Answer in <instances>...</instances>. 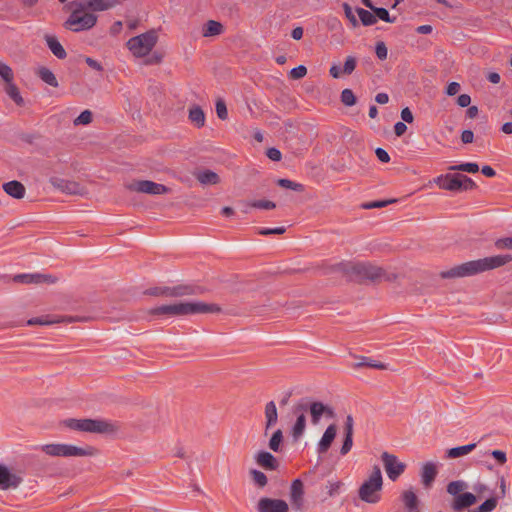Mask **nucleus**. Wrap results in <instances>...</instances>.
Returning a JSON list of instances; mask_svg holds the SVG:
<instances>
[{"label": "nucleus", "instance_id": "obj_58", "mask_svg": "<svg viewBox=\"0 0 512 512\" xmlns=\"http://www.w3.org/2000/svg\"><path fill=\"white\" fill-rule=\"evenodd\" d=\"M352 446H353V436H349V435L344 436L343 444L340 449V454L343 456L348 454L350 452Z\"/></svg>", "mask_w": 512, "mask_h": 512}, {"label": "nucleus", "instance_id": "obj_62", "mask_svg": "<svg viewBox=\"0 0 512 512\" xmlns=\"http://www.w3.org/2000/svg\"><path fill=\"white\" fill-rule=\"evenodd\" d=\"M266 155L272 161H280L282 157L280 150L276 148H269L266 152Z\"/></svg>", "mask_w": 512, "mask_h": 512}, {"label": "nucleus", "instance_id": "obj_40", "mask_svg": "<svg viewBox=\"0 0 512 512\" xmlns=\"http://www.w3.org/2000/svg\"><path fill=\"white\" fill-rule=\"evenodd\" d=\"M449 171H462L468 173H477L479 171V166L477 163H462L459 165H453L448 167Z\"/></svg>", "mask_w": 512, "mask_h": 512}, {"label": "nucleus", "instance_id": "obj_28", "mask_svg": "<svg viewBox=\"0 0 512 512\" xmlns=\"http://www.w3.org/2000/svg\"><path fill=\"white\" fill-rule=\"evenodd\" d=\"M47 46L53 53L55 57L58 59H65L67 57V53L62 46V44L58 41V39L55 36L52 35H45L44 37Z\"/></svg>", "mask_w": 512, "mask_h": 512}, {"label": "nucleus", "instance_id": "obj_16", "mask_svg": "<svg viewBox=\"0 0 512 512\" xmlns=\"http://www.w3.org/2000/svg\"><path fill=\"white\" fill-rule=\"evenodd\" d=\"M461 174H445L434 179V183L447 191H461Z\"/></svg>", "mask_w": 512, "mask_h": 512}, {"label": "nucleus", "instance_id": "obj_7", "mask_svg": "<svg viewBox=\"0 0 512 512\" xmlns=\"http://www.w3.org/2000/svg\"><path fill=\"white\" fill-rule=\"evenodd\" d=\"M158 40L157 32L152 29L127 41V47L135 57H144L150 53Z\"/></svg>", "mask_w": 512, "mask_h": 512}, {"label": "nucleus", "instance_id": "obj_39", "mask_svg": "<svg viewBox=\"0 0 512 512\" xmlns=\"http://www.w3.org/2000/svg\"><path fill=\"white\" fill-rule=\"evenodd\" d=\"M277 184L282 188L291 189L296 192H303L305 190L303 184L285 178L278 179Z\"/></svg>", "mask_w": 512, "mask_h": 512}, {"label": "nucleus", "instance_id": "obj_11", "mask_svg": "<svg viewBox=\"0 0 512 512\" xmlns=\"http://www.w3.org/2000/svg\"><path fill=\"white\" fill-rule=\"evenodd\" d=\"M23 472L13 471L6 465L0 463V489H17L23 483Z\"/></svg>", "mask_w": 512, "mask_h": 512}, {"label": "nucleus", "instance_id": "obj_31", "mask_svg": "<svg viewBox=\"0 0 512 512\" xmlns=\"http://www.w3.org/2000/svg\"><path fill=\"white\" fill-rule=\"evenodd\" d=\"M189 120L198 128L205 124V114L200 106H193L189 109Z\"/></svg>", "mask_w": 512, "mask_h": 512}, {"label": "nucleus", "instance_id": "obj_54", "mask_svg": "<svg viewBox=\"0 0 512 512\" xmlns=\"http://www.w3.org/2000/svg\"><path fill=\"white\" fill-rule=\"evenodd\" d=\"M494 246L498 250H512V237L499 238L495 241Z\"/></svg>", "mask_w": 512, "mask_h": 512}, {"label": "nucleus", "instance_id": "obj_19", "mask_svg": "<svg viewBox=\"0 0 512 512\" xmlns=\"http://www.w3.org/2000/svg\"><path fill=\"white\" fill-rule=\"evenodd\" d=\"M438 474L437 466L433 462H426L421 468V482L426 489L432 487Z\"/></svg>", "mask_w": 512, "mask_h": 512}, {"label": "nucleus", "instance_id": "obj_47", "mask_svg": "<svg viewBox=\"0 0 512 512\" xmlns=\"http://www.w3.org/2000/svg\"><path fill=\"white\" fill-rule=\"evenodd\" d=\"M39 279H40L39 273L19 274L14 277V280L16 282L27 283V284H30V283L39 284Z\"/></svg>", "mask_w": 512, "mask_h": 512}, {"label": "nucleus", "instance_id": "obj_6", "mask_svg": "<svg viewBox=\"0 0 512 512\" xmlns=\"http://www.w3.org/2000/svg\"><path fill=\"white\" fill-rule=\"evenodd\" d=\"M42 450L49 456L62 457H83L98 454V449L89 445L82 448L68 444H46L42 446Z\"/></svg>", "mask_w": 512, "mask_h": 512}, {"label": "nucleus", "instance_id": "obj_51", "mask_svg": "<svg viewBox=\"0 0 512 512\" xmlns=\"http://www.w3.org/2000/svg\"><path fill=\"white\" fill-rule=\"evenodd\" d=\"M0 76L6 83L12 82L14 78L12 69L2 62H0Z\"/></svg>", "mask_w": 512, "mask_h": 512}, {"label": "nucleus", "instance_id": "obj_5", "mask_svg": "<svg viewBox=\"0 0 512 512\" xmlns=\"http://www.w3.org/2000/svg\"><path fill=\"white\" fill-rule=\"evenodd\" d=\"M64 425L72 430L106 434L114 431V425L100 419H74L69 418L64 420Z\"/></svg>", "mask_w": 512, "mask_h": 512}, {"label": "nucleus", "instance_id": "obj_45", "mask_svg": "<svg viewBox=\"0 0 512 512\" xmlns=\"http://www.w3.org/2000/svg\"><path fill=\"white\" fill-rule=\"evenodd\" d=\"M341 102L345 105V106H353L356 104V96L355 94L353 93V91L351 89H344L342 92H341Z\"/></svg>", "mask_w": 512, "mask_h": 512}, {"label": "nucleus", "instance_id": "obj_55", "mask_svg": "<svg viewBox=\"0 0 512 512\" xmlns=\"http://www.w3.org/2000/svg\"><path fill=\"white\" fill-rule=\"evenodd\" d=\"M216 113L221 120L228 118V111L224 100L218 99L216 102Z\"/></svg>", "mask_w": 512, "mask_h": 512}, {"label": "nucleus", "instance_id": "obj_61", "mask_svg": "<svg viewBox=\"0 0 512 512\" xmlns=\"http://www.w3.org/2000/svg\"><path fill=\"white\" fill-rule=\"evenodd\" d=\"M353 426H354L353 417L351 415H348L346 417L345 424H344V434H345V436H347V435L353 436V432H354Z\"/></svg>", "mask_w": 512, "mask_h": 512}, {"label": "nucleus", "instance_id": "obj_35", "mask_svg": "<svg viewBox=\"0 0 512 512\" xmlns=\"http://www.w3.org/2000/svg\"><path fill=\"white\" fill-rule=\"evenodd\" d=\"M356 13L359 16L361 23L364 26H371L377 22L375 14L363 8H356Z\"/></svg>", "mask_w": 512, "mask_h": 512}, {"label": "nucleus", "instance_id": "obj_25", "mask_svg": "<svg viewBox=\"0 0 512 512\" xmlns=\"http://www.w3.org/2000/svg\"><path fill=\"white\" fill-rule=\"evenodd\" d=\"M2 187H3V190L5 191V193H7L9 196H11L15 199L24 198L25 193H26L25 186L17 180H12V181L6 182L3 184Z\"/></svg>", "mask_w": 512, "mask_h": 512}, {"label": "nucleus", "instance_id": "obj_13", "mask_svg": "<svg viewBox=\"0 0 512 512\" xmlns=\"http://www.w3.org/2000/svg\"><path fill=\"white\" fill-rule=\"evenodd\" d=\"M50 183L56 189L71 195H83L85 193L84 187L75 181H70L58 177L50 178Z\"/></svg>", "mask_w": 512, "mask_h": 512}, {"label": "nucleus", "instance_id": "obj_59", "mask_svg": "<svg viewBox=\"0 0 512 512\" xmlns=\"http://www.w3.org/2000/svg\"><path fill=\"white\" fill-rule=\"evenodd\" d=\"M286 232V228L285 227H277V228H260L258 230V233L260 235H264V236H267V235H271V234H284Z\"/></svg>", "mask_w": 512, "mask_h": 512}, {"label": "nucleus", "instance_id": "obj_15", "mask_svg": "<svg viewBox=\"0 0 512 512\" xmlns=\"http://www.w3.org/2000/svg\"><path fill=\"white\" fill-rule=\"evenodd\" d=\"M477 502V496L471 492H464L452 498L449 506L454 512H463Z\"/></svg>", "mask_w": 512, "mask_h": 512}, {"label": "nucleus", "instance_id": "obj_27", "mask_svg": "<svg viewBox=\"0 0 512 512\" xmlns=\"http://www.w3.org/2000/svg\"><path fill=\"white\" fill-rule=\"evenodd\" d=\"M264 414L266 419L265 434H267L268 430L274 427L278 421V411L274 401H269L266 403Z\"/></svg>", "mask_w": 512, "mask_h": 512}, {"label": "nucleus", "instance_id": "obj_38", "mask_svg": "<svg viewBox=\"0 0 512 512\" xmlns=\"http://www.w3.org/2000/svg\"><path fill=\"white\" fill-rule=\"evenodd\" d=\"M249 474L253 480V483L259 488H263L267 485L268 478L262 471L251 469Z\"/></svg>", "mask_w": 512, "mask_h": 512}, {"label": "nucleus", "instance_id": "obj_44", "mask_svg": "<svg viewBox=\"0 0 512 512\" xmlns=\"http://www.w3.org/2000/svg\"><path fill=\"white\" fill-rule=\"evenodd\" d=\"M396 199H388V200H378L372 202H366L361 205L362 209H374V208H383L388 206L389 204L395 203Z\"/></svg>", "mask_w": 512, "mask_h": 512}, {"label": "nucleus", "instance_id": "obj_18", "mask_svg": "<svg viewBox=\"0 0 512 512\" xmlns=\"http://www.w3.org/2000/svg\"><path fill=\"white\" fill-rule=\"evenodd\" d=\"M512 261V254H500L481 258L483 272L505 266Z\"/></svg>", "mask_w": 512, "mask_h": 512}, {"label": "nucleus", "instance_id": "obj_20", "mask_svg": "<svg viewBox=\"0 0 512 512\" xmlns=\"http://www.w3.org/2000/svg\"><path fill=\"white\" fill-rule=\"evenodd\" d=\"M256 463L265 470H277L279 462L274 455L267 451H259L255 455Z\"/></svg>", "mask_w": 512, "mask_h": 512}, {"label": "nucleus", "instance_id": "obj_1", "mask_svg": "<svg viewBox=\"0 0 512 512\" xmlns=\"http://www.w3.org/2000/svg\"><path fill=\"white\" fill-rule=\"evenodd\" d=\"M337 270L349 277L351 281L358 283H379L382 280L393 282L398 278L397 274L388 273L382 267L368 262L340 263L337 265Z\"/></svg>", "mask_w": 512, "mask_h": 512}, {"label": "nucleus", "instance_id": "obj_30", "mask_svg": "<svg viewBox=\"0 0 512 512\" xmlns=\"http://www.w3.org/2000/svg\"><path fill=\"white\" fill-rule=\"evenodd\" d=\"M475 447H476V444L471 443V444H467V445H463V446L450 448L446 451V457L454 459V458H458V457L467 455L470 452H472L475 449Z\"/></svg>", "mask_w": 512, "mask_h": 512}, {"label": "nucleus", "instance_id": "obj_17", "mask_svg": "<svg viewBox=\"0 0 512 512\" xmlns=\"http://www.w3.org/2000/svg\"><path fill=\"white\" fill-rule=\"evenodd\" d=\"M290 501L296 511L304 507V484L300 479H295L290 487Z\"/></svg>", "mask_w": 512, "mask_h": 512}, {"label": "nucleus", "instance_id": "obj_56", "mask_svg": "<svg viewBox=\"0 0 512 512\" xmlns=\"http://www.w3.org/2000/svg\"><path fill=\"white\" fill-rule=\"evenodd\" d=\"M307 74V68L304 65H299L290 70L289 76L292 79H301Z\"/></svg>", "mask_w": 512, "mask_h": 512}, {"label": "nucleus", "instance_id": "obj_8", "mask_svg": "<svg viewBox=\"0 0 512 512\" xmlns=\"http://www.w3.org/2000/svg\"><path fill=\"white\" fill-rule=\"evenodd\" d=\"M296 410L302 412H309L311 417V423L317 425L322 416L333 418L335 416L334 410L329 405H326L320 401H310L308 398L301 399L296 403Z\"/></svg>", "mask_w": 512, "mask_h": 512}, {"label": "nucleus", "instance_id": "obj_10", "mask_svg": "<svg viewBox=\"0 0 512 512\" xmlns=\"http://www.w3.org/2000/svg\"><path fill=\"white\" fill-rule=\"evenodd\" d=\"M125 187L129 191L149 195H160L171 192L169 187L150 180H134L131 183L126 184Z\"/></svg>", "mask_w": 512, "mask_h": 512}, {"label": "nucleus", "instance_id": "obj_9", "mask_svg": "<svg viewBox=\"0 0 512 512\" xmlns=\"http://www.w3.org/2000/svg\"><path fill=\"white\" fill-rule=\"evenodd\" d=\"M483 273L481 259L471 260L459 265L453 266L448 270L441 271L439 273L442 279H457L475 276Z\"/></svg>", "mask_w": 512, "mask_h": 512}, {"label": "nucleus", "instance_id": "obj_57", "mask_svg": "<svg viewBox=\"0 0 512 512\" xmlns=\"http://www.w3.org/2000/svg\"><path fill=\"white\" fill-rule=\"evenodd\" d=\"M461 191L473 190L477 186L475 182L468 176L461 174Z\"/></svg>", "mask_w": 512, "mask_h": 512}, {"label": "nucleus", "instance_id": "obj_49", "mask_svg": "<svg viewBox=\"0 0 512 512\" xmlns=\"http://www.w3.org/2000/svg\"><path fill=\"white\" fill-rule=\"evenodd\" d=\"M373 12L376 18L378 17L379 19L387 23H394L396 21V17H390L388 10L385 8L376 7Z\"/></svg>", "mask_w": 512, "mask_h": 512}, {"label": "nucleus", "instance_id": "obj_36", "mask_svg": "<svg viewBox=\"0 0 512 512\" xmlns=\"http://www.w3.org/2000/svg\"><path fill=\"white\" fill-rule=\"evenodd\" d=\"M497 504L498 498L490 497L477 508L469 510V512H492L497 507Z\"/></svg>", "mask_w": 512, "mask_h": 512}, {"label": "nucleus", "instance_id": "obj_60", "mask_svg": "<svg viewBox=\"0 0 512 512\" xmlns=\"http://www.w3.org/2000/svg\"><path fill=\"white\" fill-rule=\"evenodd\" d=\"M375 52L377 57L380 60H385L387 58L388 50L384 42H377Z\"/></svg>", "mask_w": 512, "mask_h": 512}, {"label": "nucleus", "instance_id": "obj_50", "mask_svg": "<svg viewBox=\"0 0 512 512\" xmlns=\"http://www.w3.org/2000/svg\"><path fill=\"white\" fill-rule=\"evenodd\" d=\"M357 65V60L354 56H348L345 60L342 72L345 75H350L355 70Z\"/></svg>", "mask_w": 512, "mask_h": 512}, {"label": "nucleus", "instance_id": "obj_3", "mask_svg": "<svg viewBox=\"0 0 512 512\" xmlns=\"http://www.w3.org/2000/svg\"><path fill=\"white\" fill-rule=\"evenodd\" d=\"M71 14L65 21L64 26L74 32L89 30L97 23V16L82 5L79 0H74L69 3Z\"/></svg>", "mask_w": 512, "mask_h": 512}, {"label": "nucleus", "instance_id": "obj_26", "mask_svg": "<svg viewBox=\"0 0 512 512\" xmlns=\"http://www.w3.org/2000/svg\"><path fill=\"white\" fill-rule=\"evenodd\" d=\"M293 413L297 415V419L292 427L291 434L294 440H298L306 429V417L305 412L296 410V404L293 407Z\"/></svg>", "mask_w": 512, "mask_h": 512}, {"label": "nucleus", "instance_id": "obj_53", "mask_svg": "<svg viewBox=\"0 0 512 512\" xmlns=\"http://www.w3.org/2000/svg\"><path fill=\"white\" fill-rule=\"evenodd\" d=\"M342 7H343L346 18L349 20L351 25L353 27H357L359 25V22H358L357 18L355 17L351 6L345 2L342 4Z\"/></svg>", "mask_w": 512, "mask_h": 512}, {"label": "nucleus", "instance_id": "obj_46", "mask_svg": "<svg viewBox=\"0 0 512 512\" xmlns=\"http://www.w3.org/2000/svg\"><path fill=\"white\" fill-rule=\"evenodd\" d=\"M363 366L375 368V369H379V370L387 369L386 364H384L382 362H376V361L370 360L369 358H366V357L362 358V362L355 364L356 368L363 367Z\"/></svg>", "mask_w": 512, "mask_h": 512}, {"label": "nucleus", "instance_id": "obj_42", "mask_svg": "<svg viewBox=\"0 0 512 512\" xmlns=\"http://www.w3.org/2000/svg\"><path fill=\"white\" fill-rule=\"evenodd\" d=\"M248 206L252 208L271 210L276 208V203L270 200L261 199L249 202Z\"/></svg>", "mask_w": 512, "mask_h": 512}, {"label": "nucleus", "instance_id": "obj_64", "mask_svg": "<svg viewBox=\"0 0 512 512\" xmlns=\"http://www.w3.org/2000/svg\"><path fill=\"white\" fill-rule=\"evenodd\" d=\"M85 62L86 64L96 70V71H99V72H102L103 71V66L101 65V63H99L98 61H96L95 59L91 58V57H86L85 58Z\"/></svg>", "mask_w": 512, "mask_h": 512}, {"label": "nucleus", "instance_id": "obj_37", "mask_svg": "<svg viewBox=\"0 0 512 512\" xmlns=\"http://www.w3.org/2000/svg\"><path fill=\"white\" fill-rule=\"evenodd\" d=\"M282 442L283 432L282 430L278 429L272 434L268 446L273 452H279L281 450Z\"/></svg>", "mask_w": 512, "mask_h": 512}, {"label": "nucleus", "instance_id": "obj_34", "mask_svg": "<svg viewBox=\"0 0 512 512\" xmlns=\"http://www.w3.org/2000/svg\"><path fill=\"white\" fill-rule=\"evenodd\" d=\"M467 487L468 485L465 481L456 480L448 483L446 490L447 493L452 496V498H455L457 495L464 493Z\"/></svg>", "mask_w": 512, "mask_h": 512}, {"label": "nucleus", "instance_id": "obj_63", "mask_svg": "<svg viewBox=\"0 0 512 512\" xmlns=\"http://www.w3.org/2000/svg\"><path fill=\"white\" fill-rule=\"evenodd\" d=\"M491 455L501 465L505 464L507 461L506 453L501 450H494Z\"/></svg>", "mask_w": 512, "mask_h": 512}, {"label": "nucleus", "instance_id": "obj_24", "mask_svg": "<svg viewBox=\"0 0 512 512\" xmlns=\"http://www.w3.org/2000/svg\"><path fill=\"white\" fill-rule=\"evenodd\" d=\"M194 176L203 186L217 185L221 181L220 176L210 169L196 171L194 172Z\"/></svg>", "mask_w": 512, "mask_h": 512}, {"label": "nucleus", "instance_id": "obj_43", "mask_svg": "<svg viewBox=\"0 0 512 512\" xmlns=\"http://www.w3.org/2000/svg\"><path fill=\"white\" fill-rule=\"evenodd\" d=\"M57 320H54V317L51 318L49 315L41 316V317H34L27 321V325L33 326V325H51L56 324Z\"/></svg>", "mask_w": 512, "mask_h": 512}, {"label": "nucleus", "instance_id": "obj_12", "mask_svg": "<svg viewBox=\"0 0 512 512\" xmlns=\"http://www.w3.org/2000/svg\"><path fill=\"white\" fill-rule=\"evenodd\" d=\"M381 460L389 479L392 481L397 480L406 469V464L400 462L394 454L383 452L381 454Z\"/></svg>", "mask_w": 512, "mask_h": 512}, {"label": "nucleus", "instance_id": "obj_32", "mask_svg": "<svg viewBox=\"0 0 512 512\" xmlns=\"http://www.w3.org/2000/svg\"><path fill=\"white\" fill-rule=\"evenodd\" d=\"M4 90L6 94L16 103L18 106L24 105V99L20 94L18 87L12 82L6 83Z\"/></svg>", "mask_w": 512, "mask_h": 512}, {"label": "nucleus", "instance_id": "obj_2", "mask_svg": "<svg viewBox=\"0 0 512 512\" xmlns=\"http://www.w3.org/2000/svg\"><path fill=\"white\" fill-rule=\"evenodd\" d=\"M221 307L215 303L179 302L151 308L147 311L153 316H183L191 314L220 313Z\"/></svg>", "mask_w": 512, "mask_h": 512}, {"label": "nucleus", "instance_id": "obj_29", "mask_svg": "<svg viewBox=\"0 0 512 512\" xmlns=\"http://www.w3.org/2000/svg\"><path fill=\"white\" fill-rule=\"evenodd\" d=\"M223 31V25L215 20H208L202 29L203 37H212L221 34Z\"/></svg>", "mask_w": 512, "mask_h": 512}, {"label": "nucleus", "instance_id": "obj_41", "mask_svg": "<svg viewBox=\"0 0 512 512\" xmlns=\"http://www.w3.org/2000/svg\"><path fill=\"white\" fill-rule=\"evenodd\" d=\"M57 323H73V322H89L92 320L90 316H60L54 317Z\"/></svg>", "mask_w": 512, "mask_h": 512}, {"label": "nucleus", "instance_id": "obj_48", "mask_svg": "<svg viewBox=\"0 0 512 512\" xmlns=\"http://www.w3.org/2000/svg\"><path fill=\"white\" fill-rule=\"evenodd\" d=\"M144 294L150 295V296H163V297L170 298V287L164 286V287L149 288L144 292Z\"/></svg>", "mask_w": 512, "mask_h": 512}, {"label": "nucleus", "instance_id": "obj_52", "mask_svg": "<svg viewBox=\"0 0 512 512\" xmlns=\"http://www.w3.org/2000/svg\"><path fill=\"white\" fill-rule=\"evenodd\" d=\"M92 113L89 110H84L80 113V115L74 120L75 125H87L92 122Z\"/></svg>", "mask_w": 512, "mask_h": 512}, {"label": "nucleus", "instance_id": "obj_21", "mask_svg": "<svg viewBox=\"0 0 512 512\" xmlns=\"http://www.w3.org/2000/svg\"><path fill=\"white\" fill-rule=\"evenodd\" d=\"M336 435H337L336 424H330L326 428L322 438L320 439V441L318 443V453H320V454L326 453L329 450V448L331 447Z\"/></svg>", "mask_w": 512, "mask_h": 512}, {"label": "nucleus", "instance_id": "obj_23", "mask_svg": "<svg viewBox=\"0 0 512 512\" xmlns=\"http://www.w3.org/2000/svg\"><path fill=\"white\" fill-rule=\"evenodd\" d=\"M405 512H421L420 501L412 490H405L401 494Z\"/></svg>", "mask_w": 512, "mask_h": 512}, {"label": "nucleus", "instance_id": "obj_33", "mask_svg": "<svg viewBox=\"0 0 512 512\" xmlns=\"http://www.w3.org/2000/svg\"><path fill=\"white\" fill-rule=\"evenodd\" d=\"M37 75L39 76V78L45 82L46 84L52 86V87H58V81L56 79V76L54 75V73L48 69L47 67H40L38 70H37Z\"/></svg>", "mask_w": 512, "mask_h": 512}, {"label": "nucleus", "instance_id": "obj_22", "mask_svg": "<svg viewBox=\"0 0 512 512\" xmlns=\"http://www.w3.org/2000/svg\"><path fill=\"white\" fill-rule=\"evenodd\" d=\"M201 293V288L194 285L180 284L170 287V298L199 295Z\"/></svg>", "mask_w": 512, "mask_h": 512}, {"label": "nucleus", "instance_id": "obj_14", "mask_svg": "<svg viewBox=\"0 0 512 512\" xmlns=\"http://www.w3.org/2000/svg\"><path fill=\"white\" fill-rule=\"evenodd\" d=\"M258 512H289V506L282 499L263 497L257 504Z\"/></svg>", "mask_w": 512, "mask_h": 512}, {"label": "nucleus", "instance_id": "obj_4", "mask_svg": "<svg viewBox=\"0 0 512 512\" xmlns=\"http://www.w3.org/2000/svg\"><path fill=\"white\" fill-rule=\"evenodd\" d=\"M383 488V477L379 466L375 465L373 470L358 489V497L363 502L376 504L381 500Z\"/></svg>", "mask_w": 512, "mask_h": 512}]
</instances>
